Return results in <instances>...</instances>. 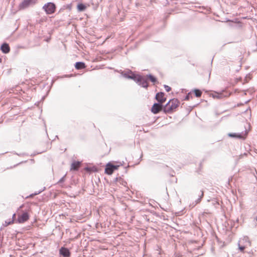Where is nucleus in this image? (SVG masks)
Instances as JSON below:
<instances>
[{
  "mask_svg": "<svg viewBox=\"0 0 257 257\" xmlns=\"http://www.w3.org/2000/svg\"><path fill=\"white\" fill-rule=\"evenodd\" d=\"M128 79L134 80L138 85L147 89V84L144 76L139 74H136L132 71V73L130 74Z\"/></svg>",
  "mask_w": 257,
  "mask_h": 257,
  "instance_id": "1",
  "label": "nucleus"
},
{
  "mask_svg": "<svg viewBox=\"0 0 257 257\" xmlns=\"http://www.w3.org/2000/svg\"><path fill=\"white\" fill-rule=\"evenodd\" d=\"M170 101H171L170 106L167 109L166 108L164 110V113L166 114L172 113L180 104L179 101L177 98L171 99Z\"/></svg>",
  "mask_w": 257,
  "mask_h": 257,
  "instance_id": "2",
  "label": "nucleus"
},
{
  "mask_svg": "<svg viewBox=\"0 0 257 257\" xmlns=\"http://www.w3.org/2000/svg\"><path fill=\"white\" fill-rule=\"evenodd\" d=\"M43 9L47 14H52L55 12L56 6L53 3H47L43 6Z\"/></svg>",
  "mask_w": 257,
  "mask_h": 257,
  "instance_id": "3",
  "label": "nucleus"
},
{
  "mask_svg": "<svg viewBox=\"0 0 257 257\" xmlns=\"http://www.w3.org/2000/svg\"><path fill=\"white\" fill-rule=\"evenodd\" d=\"M120 165H113L111 163H108L105 166V173L107 175H111L113 172L118 169Z\"/></svg>",
  "mask_w": 257,
  "mask_h": 257,
  "instance_id": "4",
  "label": "nucleus"
},
{
  "mask_svg": "<svg viewBox=\"0 0 257 257\" xmlns=\"http://www.w3.org/2000/svg\"><path fill=\"white\" fill-rule=\"evenodd\" d=\"M37 1V0H23L19 5V9L20 10L25 9L30 6L35 5Z\"/></svg>",
  "mask_w": 257,
  "mask_h": 257,
  "instance_id": "5",
  "label": "nucleus"
},
{
  "mask_svg": "<svg viewBox=\"0 0 257 257\" xmlns=\"http://www.w3.org/2000/svg\"><path fill=\"white\" fill-rule=\"evenodd\" d=\"M247 133L248 132L246 131L244 133L242 132L241 133H230L228 134V136L232 138L244 140Z\"/></svg>",
  "mask_w": 257,
  "mask_h": 257,
  "instance_id": "6",
  "label": "nucleus"
},
{
  "mask_svg": "<svg viewBox=\"0 0 257 257\" xmlns=\"http://www.w3.org/2000/svg\"><path fill=\"white\" fill-rule=\"evenodd\" d=\"M144 77L147 84V89L149 86V83L148 82L149 80L152 82L154 84L159 83L157 77L152 74H147L146 76H144Z\"/></svg>",
  "mask_w": 257,
  "mask_h": 257,
  "instance_id": "7",
  "label": "nucleus"
},
{
  "mask_svg": "<svg viewBox=\"0 0 257 257\" xmlns=\"http://www.w3.org/2000/svg\"><path fill=\"white\" fill-rule=\"evenodd\" d=\"M163 104L159 102H155L151 107V112L155 114H158L159 112L163 111Z\"/></svg>",
  "mask_w": 257,
  "mask_h": 257,
  "instance_id": "8",
  "label": "nucleus"
},
{
  "mask_svg": "<svg viewBox=\"0 0 257 257\" xmlns=\"http://www.w3.org/2000/svg\"><path fill=\"white\" fill-rule=\"evenodd\" d=\"M29 219V214L27 211L23 212L18 215L17 221L19 223H22L27 221Z\"/></svg>",
  "mask_w": 257,
  "mask_h": 257,
  "instance_id": "9",
  "label": "nucleus"
},
{
  "mask_svg": "<svg viewBox=\"0 0 257 257\" xmlns=\"http://www.w3.org/2000/svg\"><path fill=\"white\" fill-rule=\"evenodd\" d=\"M165 95V93L164 92L157 93L155 96V99L157 101V102L163 104L167 100Z\"/></svg>",
  "mask_w": 257,
  "mask_h": 257,
  "instance_id": "10",
  "label": "nucleus"
},
{
  "mask_svg": "<svg viewBox=\"0 0 257 257\" xmlns=\"http://www.w3.org/2000/svg\"><path fill=\"white\" fill-rule=\"evenodd\" d=\"M59 254L63 257H70L71 252L68 248L62 246L59 249Z\"/></svg>",
  "mask_w": 257,
  "mask_h": 257,
  "instance_id": "11",
  "label": "nucleus"
},
{
  "mask_svg": "<svg viewBox=\"0 0 257 257\" xmlns=\"http://www.w3.org/2000/svg\"><path fill=\"white\" fill-rule=\"evenodd\" d=\"M1 50L4 54H8L10 51L9 45L7 43H4L1 45Z\"/></svg>",
  "mask_w": 257,
  "mask_h": 257,
  "instance_id": "12",
  "label": "nucleus"
},
{
  "mask_svg": "<svg viewBox=\"0 0 257 257\" xmlns=\"http://www.w3.org/2000/svg\"><path fill=\"white\" fill-rule=\"evenodd\" d=\"M81 164V162L78 161H74L71 165V170L78 171Z\"/></svg>",
  "mask_w": 257,
  "mask_h": 257,
  "instance_id": "13",
  "label": "nucleus"
},
{
  "mask_svg": "<svg viewBox=\"0 0 257 257\" xmlns=\"http://www.w3.org/2000/svg\"><path fill=\"white\" fill-rule=\"evenodd\" d=\"M196 194L198 195V198L195 201V204L194 205V206L201 202L202 198L204 196V192L202 190L196 191Z\"/></svg>",
  "mask_w": 257,
  "mask_h": 257,
  "instance_id": "14",
  "label": "nucleus"
},
{
  "mask_svg": "<svg viewBox=\"0 0 257 257\" xmlns=\"http://www.w3.org/2000/svg\"><path fill=\"white\" fill-rule=\"evenodd\" d=\"M86 67L85 63L83 62H77L75 64V68L77 70L84 69Z\"/></svg>",
  "mask_w": 257,
  "mask_h": 257,
  "instance_id": "15",
  "label": "nucleus"
},
{
  "mask_svg": "<svg viewBox=\"0 0 257 257\" xmlns=\"http://www.w3.org/2000/svg\"><path fill=\"white\" fill-rule=\"evenodd\" d=\"M77 11L79 12H84L86 9V6L83 3H78L77 6Z\"/></svg>",
  "mask_w": 257,
  "mask_h": 257,
  "instance_id": "16",
  "label": "nucleus"
},
{
  "mask_svg": "<svg viewBox=\"0 0 257 257\" xmlns=\"http://www.w3.org/2000/svg\"><path fill=\"white\" fill-rule=\"evenodd\" d=\"M119 73H120L121 75L123 77L127 79H129L130 74L131 73H132V71L129 70L126 72H124L120 70Z\"/></svg>",
  "mask_w": 257,
  "mask_h": 257,
  "instance_id": "17",
  "label": "nucleus"
},
{
  "mask_svg": "<svg viewBox=\"0 0 257 257\" xmlns=\"http://www.w3.org/2000/svg\"><path fill=\"white\" fill-rule=\"evenodd\" d=\"M195 95L197 97H200L202 95L201 91L199 89H195L193 90Z\"/></svg>",
  "mask_w": 257,
  "mask_h": 257,
  "instance_id": "18",
  "label": "nucleus"
},
{
  "mask_svg": "<svg viewBox=\"0 0 257 257\" xmlns=\"http://www.w3.org/2000/svg\"><path fill=\"white\" fill-rule=\"evenodd\" d=\"M170 103H171V101H170V100H169V101L165 104V105H164L163 104V106H162V108H163V111L164 112V110L166 108H169V106H170Z\"/></svg>",
  "mask_w": 257,
  "mask_h": 257,
  "instance_id": "19",
  "label": "nucleus"
},
{
  "mask_svg": "<svg viewBox=\"0 0 257 257\" xmlns=\"http://www.w3.org/2000/svg\"><path fill=\"white\" fill-rule=\"evenodd\" d=\"M85 170L86 171H93V172H95L97 171V169L95 167H87L85 168Z\"/></svg>",
  "mask_w": 257,
  "mask_h": 257,
  "instance_id": "20",
  "label": "nucleus"
},
{
  "mask_svg": "<svg viewBox=\"0 0 257 257\" xmlns=\"http://www.w3.org/2000/svg\"><path fill=\"white\" fill-rule=\"evenodd\" d=\"M45 189H46V187H44L42 189H41L38 191L35 192L34 193H33V195H35V196L38 195V194H40L41 193H42L43 191H44Z\"/></svg>",
  "mask_w": 257,
  "mask_h": 257,
  "instance_id": "21",
  "label": "nucleus"
},
{
  "mask_svg": "<svg viewBox=\"0 0 257 257\" xmlns=\"http://www.w3.org/2000/svg\"><path fill=\"white\" fill-rule=\"evenodd\" d=\"M13 222H14L13 220H11L10 219H9V220H6L4 225L5 226H7L12 224Z\"/></svg>",
  "mask_w": 257,
  "mask_h": 257,
  "instance_id": "22",
  "label": "nucleus"
},
{
  "mask_svg": "<svg viewBox=\"0 0 257 257\" xmlns=\"http://www.w3.org/2000/svg\"><path fill=\"white\" fill-rule=\"evenodd\" d=\"M13 154H15V155H18L19 156H20V157H22V156H28V154H27L26 153H18L16 152H14Z\"/></svg>",
  "mask_w": 257,
  "mask_h": 257,
  "instance_id": "23",
  "label": "nucleus"
},
{
  "mask_svg": "<svg viewBox=\"0 0 257 257\" xmlns=\"http://www.w3.org/2000/svg\"><path fill=\"white\" fill-rule=\"evenodd\" d=\"M190 97H192L191 92H189L185 97L184 100H188L190 99Z\"/></svg>",
  "mask_w": 257,
  "mask_h": 257,
  "instance_id": "24",
  "label": "nucleus"
},
{
  "mask_svg": "<svg viewBox=\"0 0 257 257\" xmlns=\"http://www.w3.org/2000/svg\"><path fill=\"white\" fill-rule=\"evenodd\" d=\"M65 176H66V175H65L64 176H63L61 178H60V179L57 182V184H60V183H63L65 180Z\"/></svg>",
  "mask_w": 257,
  "mask_h": 257,
  "instance_id": "25",
  "label": "nucleus"
},
{
  "mask_svg": "<svg viewBox=\"0 0 257 257\" xmlns=\"http://www.w3.org/2000/svg\"><path fill=\"white\" fill-rule=\"evenodd\" d=\"M164 87L167 92H169L171 90V88L167 85H164Z\"/></svg>",
  "mask_w": 257,
  "mask_h": 257,
  "instance_id": "26",
  "label": "nucleus"
},
{
  "mask_svg": "<svg viewBox=\"0 0 257 257\" xmlns=\"http://www.w3.org/2000/svg\"><path fill=\"white\" fill-rule=\"evenodd\" d=\"M238 248L241 251H243L245 249V246L243 245H240L239 244H238Z\"/></svg>",
  "mask_w": 257,
  "mask_h": 257,
  "instance_id": "27",
  "label": "nucleus"
},
{
  "mask_svg": "<svg viewBox=\"0 0 257 257\" xmlns=\"http://www.w3.org/2000/svg\"><path fill=\"white\" fill-rule=\"evenodd\" d=\"M122 180V179H121V177H116V178L114 179V182H117V181H119V180Z\"/></svg>",
  "mask_w": 257,
  "mask_h": 257,
  "instance_id": "28",
  "label": "nucleus"
},
{
  "mask_svg": "<svg viewBox=\"0 0 257 257\" xmlns=\"http://www.w3.org/2000/svg\"><path fill=\"white\" fill-rule=\"evenodd\" d=\"M130 167L129 166H127V167H123V170L124 171V173H127V168L128 167Z\"/></svg>",
  "mask_w": 257,
  "mask_h": 257,
  "instance_id": "29",
  "label": "nucleus"
},
{
  "mask_svg": "<svg viewBox=\"0 0 257 257\" xmlns=\"http://www.w3.org/2000/svg\"><path fill=\"white\" fill-rule=\"evenodd\" d=\"M34 196H35V195H33V193H32V194H30V195H29V196H28V197H27L26 198H29V197H30V198H32V197H34Z\"/></svg>",
  "mask_w": 257,
  "mask_h": 257,
  "instance_id": "30",
  "label": "nucleus"
},
{
  "mask_svg": "<svg viewBox=\"0 0 257 257\" xmlns=\"http://www.w3.org/2000/svg\"><path fill=\"white\" fill-rule=\"evenodd\" d=\"M15 217H16V214H15V213H14V214L13 215L12 220H14V219L15 218Z\"/></svg>",
  "mask_w": 257,
  "mask_h": 257,
  "instance_id": "31",
  "label": "nucleus"
},
{
  "mask_svg": "<svg viewBox=\"0 0 257 257\" xmlns=\"http://www.w3.org/2000/svg\"><path fill=\"white\" fill-rule=\"evenodd\" d=\"M215 97H216L218 98H221V96L219 95H218L217 96H216Z\"/></svg>",
  "mask_w": 257,
  "mask_h": 257,
  "instance_id": "32",
  "label": "nucleus"
},
{
  "mask_svg": "<svg viewBox=\"0 0 257 257\" xmlns=\"http://www.w3.org/2000/svg\"><path fill=\"white\" fill-rule=\"evenodd\" d=\"M23 163V162H21V163H19V164H16V165H15V166H18V165H19V164H21V163Z\"/></svg>",
  "mask_w": 257,
  "mask_h": 257,
  "instance_id": "33",
  "label": "nucleus"
},
{
  "mask_svg": "<svg viewBox=\"0 0 257 257\" xmlns=\"http://www.w3.org/2000/svg\"><path fill=\"white\" fill-rule=\"evenodd\" d=\"M36 154H33L31 155V156H34L36 155Z\"/></svg>",
  "mask_w": 257,
  "mask_h": 257,
  "instance_id": "34",
  "label": "nucleus"
},
{
  "mask_svg": "<svg viewBox=\"0 0 257 257\" xmlns=\"http://www.w3.org/2000/svg\"><path fill=\"white\" fill-rule=\"evenodd\" d=\"M55 138H58V136H55Z\"/></svg>",
  "mask_w": 257,
  "mask_h": 257,
  "instance_id": "35",
  "label": "nucleus"
},
{
  "mask_svg": "<svg viewBox=\"0 0 257 257\" xmlns=\"http://www.w3.org/2000/svg\"><path fill=\"white\" fill-rule=\"evenodd\" d=\"M241 157H242V155H240V158H241Z\"/></svg>",
  "mask_w": 257,
  "mask_h": 257,
  "instance_id": "36",
  "label": "nucleus"
}]
</instances>
